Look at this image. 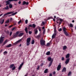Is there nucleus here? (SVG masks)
I'll return each mask as SVG.
<instances>
[{"label": "nucleus", "instance_id": "obj_1", "mask_svg": "<svg viewBox=\"0 0 76 76\" xmlns=\"http://www.w3.org/2000/svg\"><path fill=\"white\" fill-rule=\"evenodd\" d=\"M48 60L49 61H50L48 66L49 67H50V66H51L52 64H53V60H52L51 58L50 57H48Z\"/></svg>", "mask_w": 76, "mask_h": 76}, {"label": "nucleus", "instance_id": "obj_2", "mask_svg": "<svg viewBox=\"0 0 76 76\" xmlns=\"http://www.w3.org/2000/svg\"><path fill=\"white\" fill-rule=\"evenodd\" d=\"M31 39L30 37H28L27 39L26 44L27 46H28V45H30V42Z\"/></svg>", "mask_w": 76, "mask_h": 76}, {"label": "nucleus", "instance_id": "obj_3", "mask_svg": "<svg viewBox=\"0 0 76 76\" xmlns=\"http://www.w3.org/2000/svg\"><path fill=\"white\" fill-rule=\"evenodd\" d=\"M18 0H8L6 1V5H8L10 4L9 1H17Z\"/></svg>", "mask_w": 76, "mask_h": 76}, {"label": "nucleus", "instance_id": "obj_4", "mask_svg": "<svg viewBox=\"0 0 76 76\" xmlns=\"http://www.w3.org/2000/svg\"><path fill=\"white\" fill-rule=\"evenodd\" d=\"M40 42L41 45H42V46H43V45H45V46H46V45L45 44V40L42 39L40 40Z\"/></svg>", "mask_w": 76, "mask_h": 76}, {"label": "nucleus", "instance_id": "obj_5", "mask_svg": "<svg viewBox=\"0 0 76 76\" xmlns=\"http://www.w3.org/2000/svg\"><path fill=\"white\" fill-rule=\"evenodd\" d=\"M66 30V28L65 27H64L63 28V30L64 31V34L67 36V31Z\"/></svg>", "mask_w": 76, "mask_h": 76}, {"label": "nucleus", "instance_id": "obj_6", "mask_svg": "<svg viewBox=\"0 0 76 76\" xmlns=\"http://www.w3.org/2000/svg\"><path fill=\"white\" fill-rule=\"evenodd\" d=\"M19 34V31H17L16 32V34L13 36V38H16L18 37V35Z\"/></svg>", "mask_w": 76, "mask_h": 76}, {"label": "nucleus", "instance_id": "obj_7", "mask_svg": "<svg viewBox=\"0 0 76 76\" xmlns=\"http://www.w3.org/2000/svg\"><path fill=\"white\" fill-rule=\"evenodd\" d=\"M14 12L13 11H11V12H8L7 13L5 14L4 15V16H6V15H10L11 13H13Z\"/></svg>", "mask_w": 76, "mask_h": 76}, {"label": "nucleus", "instance_id": "obj_8", "mask_svg": "<svg viewBox=\"0 0 76 76\" xmlns=\"http://www.w3.org/2000/svg\"><path fill=\"white\" fill-rule=\"evenodd\" d=\"M61 64L60 63L58 66L57 67V70L58 71H59V70H60V69H61Z\"/></svg>", "mask_w": 76, "mask_h": 76}, {"label": "nucleus", "instance_id": "obj_9", "mask_svg": "<svg viewBox=\"0 0 76 76\" xmlns=\"http://www.w3.org/2000/svg\"><path fill=\"white\" fill-rule=\"evenodd\" d=\"M4 37H1L0 38V44H1L3 43V42L4 41V39H3L4 38Z\"/></svg>", "mask_w": 76, "mask_h": 76}, {"label": "nucleus", "instance_id": "obj_10", "mask_svg": "<svg viewBox=\"0 0 76 76\" xmlns=\"http://www.w3.org/2000/svg\"><path fill=\"white\" fill-rule=\"evenodd\" d=\"M21 41H22L21 39H20L18 41H17L16 42L14 43V45H16L18 44V43H19V42H20Z\"/></svg>", "mask_w": 76, "mask_h": 76}, {"label": "nucleus", "instance_id": "obj_11", "mask_svg": "<svg viewBox=\"0 0 76 76\" xmlns=\"http://www.w3.org/2000/svg\"><path fill=\"white\" fill-rule=\"evenodd\" d=\"M53 19V17H49L48 18V19H44V20H45V23H47V20H49V19Z\"/></svg>", "mask_w": 76, "mask_h": 76}, {"label": "nucleus", "instance_id": "obj_12", "mask_svg": "<svg viewBox=\"0 0 76 76\" xmlns=\"http://www.w3.org/2000/svg\"><path fill=\"white\" fill-rule=\"evenodd\" d=\"M23 62L20 65V66L18 68V70H20L22 67V66L23 65Z\"/></svg>", "mask_w": 76, "mask_h": 76}, {"label": "nucleus", "instance_id": "obj_13", "mask_svg": "<svg viewBox=\"0 0 76 76\" xmlns=\"http://www.w3.org/2000/svg\"><path fill=\"white\" fill-rule=\"evenodd\" d=\"M24 34V33H20L18 35V36L19 37H22L23 35Z\"/></svg>", "mask_w": 76, "mask_h": 76}, {"label": "nucleus", "instance_id": "obj_14", "mask_svg": "<svg viewBox=\"0 0 76 76\" xmlns=\"http://www.w3.org/2000/svg\"><path fill=\"white\" fill-rule=\"evenodd\" d=\"M66 72V68L64 67L62 70V72Z\"/></svg>", "mask_w": 76, "mask_h": 76}, {"label": "nucleus", "instance_id": "obj_15", "mask_svg": "<svg viewBox=\"0 0 76 76\" xmlns=\"http://www.w3.org/2000/svg\"><path fill=\"white\" fill-rule=\"evenodd\" d=\"M7 39L4 41V42L2 44V46H4V45L7 43Z\"/></svg>", "mask_w": 76, "mask_h": 76}, {"label": "nucleus", "instance_id": "obj_16", "mask_svg": "<svg viewBox=\"0 0 76 76\" xmlns=\"http://www.w3.org/2000/svg\"><path fill=\"white\" fill-rule=\"evenodd\" d=\"M56 33H54V34H53L52 36V38L54 39V38L56 37Z\"/></svg>", "mask_w": 76, "mask_h": 76}, {"label": "nucleus", "instance_id": "obj_17", "mask_svg": "<svg viewBox=\"0 0 76 76\" xmlns=\"http://www.w3.org/2000/svg\"><path fill=\"white\" fill-rule=\"evenodd\" d=\"M17 13H18V12H16L15 13L12 14L11 15H8V16H14V15H16V14Z\"/></svg>", "mask_w": 76, "mask_h": 76}, {"label": "nucleus", "instance_id": "obj_18", "mask_svg": "<svg viewBox=\"0 0 76 76\" xmlns=\"http://www.w3.org/2000/svg\"><path fill=\"white\" fill-rule=\"evenodd\" d=\"M4 19H2L0 22V23L1 24H3L4 23Z\"/></svg>", "mask_w": 76, "mask_h": 76}, {"label": "nucleus", "instance_id": "obj_19", "mask_svg": "<svg viewBox=\"0 0 76 76\" xmlns=\"http://www.w3.org/2000/svg\"><path fill=\"white\" fill-rule=\"evenodd\" d=\"M50 51H49L47 52L46 53V55H47V56H49V55H50Z\"/></svg>", "mask_w": 76, "mask_h": 76}, {"label": "nucleus", "instance_id": "obj_20", "mask_svg": "<svg viewBox=\"0 0 76 76\" xmlns=\"http://www.w3.org/2000/svg\"><path fill=\"white\" fill-rule=\"evenodd\" d=\"M25 31L27 34L28 33V28H27V27H26L25 28Z\"/></svg>", "mask_w": 76, "mask_h": 76}, {"label": "nucleus", "instance_id": "obj_21", "mask_svg": "<svg viewBox=\"0 0 76 76\" xmlns=\"http://www.w3.org/2000/svg\"><path fill=\"white\" fill-rule=\"evenodd\" d=\"M9 7L10 9H12L13 7V5L12 4H9Z\"/></svg>", "mask_w": 76, "mask_h": 76}, {"label": "nucleus", "instance_id": "obj_22", "mask_svg": "<svg viewBox=\"0 0 76 76\" xmlns=\"http://www.w3.org/2000/svg\"><path fill=\"white\" fill-rule=\"evenodd\" d=\"M36 38H38V39H39V38H41V35L40 34H39L38 35L36 36Z\"/></svg>", "mask_w": 76, "mask_h": 76}, {"label": "nucleus", "instance_id": "obj_23", "mask_svg": "<svg viewBox=\"0 0 76 76\" xmlns=\"http://www.w3.org/2000/svg\"><path fill=\"white\" fill-rule=\"evenodd\" d=\"M44 73H48V69H46L44 72Z\"/></svg>", "mask_w": 76, "mask_h": 76}, {"label": "nucleus", "instance_id": "obj_24", "mask_svg": "<svg viewBox=\"0 0 76 76\" xmlns=\"http://www.w3.org/2000/svg\"><path fill=\"white\" fill-rule=\"evenodd\" d=\"M10 21V20H9V19H8L5 22V23H9Z\"/></svg>", "mask_w": 76, "mask_h": 76}, {"label": "nucleus", "instance_id": "obj_25", "mask_svg": "<svg viewBox=\"0 0 76 76\" xmlns=\"http://www.w3.org/2000/svg\"><path fill=\"white\" fill-rule=\"evenodd\" d=\"M5 10H8L9 9V6H7L6 7L4 8Z\"/></svg>", "mask_w": 76, "mask_h": 76}, {"label": "nucleus", "instance_id": "obj_26", "mask_svg": "<svg viewBox=\"0 0 76 76\" xmlns=\"http://www.w3.org/2000/svg\"><path fill=\"white\" fill-rule=\"evenodd\" d=\"M12 46V44H10L6 46V47L7 48H9L10 47Z\"/></svg>", "mask_w": 76, "mask_h": 76}, {"label": "nucleus", "instance_id": "obj_27", "mask_svg": "<svg viewBox=\"0 0 76 76\" xmlns=\"http://www.w3.org/2000/svg\"><path fill=\"white\" fill-rule=\"evenodd\" d=\"M70 61V58H67V64H68Z\"/></svg>", "mask_w": 76, "mask_h": 76}, {"label": "nucleus", "instance_id": "obj_28", "mask_svg": "<svg viewBox=\"0 0 76 76\" xmlns=\"http://www.w3.org/2000/svg\"><path fill=\"white\" fill-rule=\"evenodd\" d=\"M71 74H72V72H69L68 74V76H71Z\"/></svg>", "mask_w": 76, "mask_h": 76}, {"label": "nucleus", "instance_id": "obj_29", "mask_svg": "<svg viewBox=\"0 0 76 76\" xmlns=\"http://www.w3.org/2000/svg\"><path fill=\"white\" fill-rule=\"evenodd\" d=\"M66 48H67V46H64L63 47V50H65Z\"/></svg>", "mask_w": 76, "mask_h": 76}, {"label": "nucleus", "instance_id": "obj_30", "mask_svg": "<svg viewBox=\"0 0 76 76\" xmlns=\"http://www.w3.org/2000/svg\"><path fill=\"white\" fill-rule=\"evenodd\" d=\"M69 26L70 28H73V26L72 23H70L69 24Z\"/></svg>", "mask_w": 76, "mask_h": 76}, {"label": "nucleus", "instance_id": "obj_31", "mask_svg": "<svg viewBox=\"0 0 76 76\" xmlns=\"http://www.w3.org/2000/svg\"><path fill=\"white\" fill-rule=\"evenodd\" d=\"M14 66V64H12L10 66V68H12Z\"/></svg>", "mask_w": 76, "mask_h": 76}, {"label": "nucleus", "instance_id": "obj_32", "mask_svg": "<svg viewBox=\"0 0 76 76\" xmlns=\"http://www.w3.org/2000/svg\"><path fill=\"white\" fill-rule=\"evenodd\" d=\"M45 24V22H44V21H42V23L41 26H43V25H44Z\"/></svg>", "mask_w": 76, "mask_h": 76}, {"label": "nucleus", "instance_id": "obj_33", "mask_svg": "<svg viewBox=\"0 0 76 76\" xmlns=\"http://www.w3.org/2000/svg\"><path fill=\"white\" fill-rule=\"evenodd\" d=\"M36 26V25L35 24H33L32 26V27L33 28H35Z\"/></svg>", "mask_w": 76, "mask_h": 76}, {"label": "nucleus", "instance_id": "obj_34", "mask_svg": "<svg viewBox=\"0 0 76 76\" xmlns=\"http://www.w3.org/2000/svg\"><path fill=\"white\" fill-rule=\"evenodd\" d=\"M34 33L36 35L37 34V33H38V30L37 29L35 30Z\"/></svg>", "mask_w": 76, "mask_h": 76}, {"label": "nucleus", "instance_id": "obj_35", "mask_svg": "<svg viewBox=\"0 0 76 76\" xmlns=\"http://www.w3.org/2000/svg\"><path fill=\"white\" fill-rule=\"evenodd\" d=\"M34 43H35V40L33 39L31 42V44H34Z\"/></svg>", "mask_w": 76, "mask_h": 76}, {"label": "nucleus", "instance_id": "obj_36", "mask_svg": "<svg viewBox=\"0 0 76 76\" xmlns=\"http://www.w3.org/2000/svg\"><path fill=\"white\" fill-rule=\"evenodd\" d=\"M67 37H71V35L69 34V33H67Z\"/></svg>", "mask_w": 76, "mask_h": 76}, {"label": "nucleus", "instance_id": "obj_37", "mask_svg": "<svg viewBox=\"0 0 76 76\" xmlns=\"http://www.w3.org/2000/svg\"><path fill=\"white\" fill-rule=\"evenodd\" d=\"M69 57H70V54L68 53L67 54V58H69Z\"/></svg>", "mask_w": 76, "mask_h": 76}, {"label": "nucleus", "instance_id": "obj_38", "mask_svg": "<svg viewBox=\"0 0 76 76\" xmlns=\"http://www.w3.org/2000/svg\"><path fill=\"white\" fill-rule=\"evenodd\" d=\"M17 29V28L16 27H13L12 28V31H13L15 29V30H16Z\"/></svg>", "mask_w": 76, "mask_h": 76}, {"label": "nucleus", "instance_id": "obj_39", "mask_svg": "<svg viewBox=\"0 0 76 76\" xmlns=\"http://www.w3.org/2000/svg\"><path fill=\"white\" fill-rule=\"evenodd\" d=\"M3 54L4 55H5L6 54H7V52L6 51H5L3 53Z\"/></svg>", "mask_w": 76, "mask_h": 76}, {"label": "nucleus", "instance_id": "obj_40", "mask_svg": "<svg viewBox=\"0 0 76 76\" xmlns=\"http://www.w3.org/2000/svg\"><path fill=\"white\" fill-rule=\"evenodd\" d=\"M26 3V1H23V3L22 4V5H25Z\"/></svg>", "mask_w": 76, "mask_h": 76}, {"label": "nucleus", "instance_id": "obj_41", "mask_svg": "<svg viewBox=\"0 0 76 76\" xmlns=\"http://www.w3.org/2000/svg\"><path fill=\"white\" fill-rule=\"evenodd\" d=\"M59 21H60V22H63V20L62 19L60 18Z\"/></svg>", "mask_w": 76, "mask_h": 76}, {"label": "nucleus", "instance_id": "obj_42", "mask_svg": "<svg viewBox=\"0 0 76 76\" xmlns=\"http://www.w3.org/2000/svg\"><path fill=\"white\" fill-rule=\"evenodd\" d=\"M6 33L8 34V35H9V31L7 30L6 31Z\"/></svg>", "mask_w": 76, "mask_h": 76}, {"label": "nucleus", "instance_id": "obj_43", "mask_svg": "<svg viewBox=\"0 0 76 76\" xmlns=\"http://www.w3.org/2000/svg\"><path fill=\"white\" fill-rule=\"evenodd\" d=\"M15 68H16V67L15 66H14L12 69V70H15Z\"/></svg>", "mask_w": 76, "mask_h": 76}, {"label": "nucleus", "instance_id": "obj_44", "mask_svg": "<svg viewBox=\"0 0 76 76\" xmlns=\"http://www.w3.org/2000/svg\"><path fill=\"white\" fill-rule=\"evenodd\" d=\"M56 20H57V21H56V22L57 23H58V22L57 21H58V20H59V19H58V18H57V19H56Z\"/></svg>", "mask_w": 76, "mask_h": 76}, {"label": "nucleus", "instance_id": "obj_45", "mask_svg": "<svg viewBox=\"0 0 76 76\" xmlns=\"http://www.w3.org/2000/svg\"><path fill=\"white\" fill-rule=\"evenodd\" d=\"M26 4V5H28V4H29V2H26V4Z\"/></svg>", "mask_w": 76, "mask_h": 76}, {"label": "nucleus", "instance_id": "obj_46", "mask_svg": "<svg viewBox=\"0 0 76 76\" xmlns=\"http://www.w3.org/2000/svg\"><path fill=\"white\" fill-rule=\"evenodd\" d=\"M50 45V43H48L47 44L46 46H49Z\"/></svg>", "mask_w": 76, "mask_h": 76}, {"label": "nucleus", "instance_id": "obj_47", "mask_svg": "<svg viewBox=\"0 0 76 76\" xmlns=\"http://www.w3.org/2000/svg\"><path fill=\"white\" fill-rule=\"evenodd\" d=\"M28 20H25V23H26V24H27V23H28Z\"/></svg>", "mask_w": 76, "mask_h": 76}, {"label": "nucleus", "instance_id": "obj_48", "mask_svg": "<svg viewBox=\"0 0 76 76\" xmlns=\"http://www.w3.org/2000/svg\"><path fill=\"white\" fill-rule=\"evenodd\" d=\"M57 31H56V29H54V34H57Z\"/></svg>", "mask_w": 76, "mask_h": 76}, {"label": "nucleus", "instance_id": "obj_49", "mask_svg": "<svg viewBox=\"0 0 76 76\" xmlns=\"http://www.w3.org/2000/svg\"><path fill=\"white\" fill-rule=\"evenodd\" d=\"M28 26L29 27H31V28L32 27V25L31 24H30L28 25Z\"/></svg>", "mask_w": 76, "mask_h": 76}, {"label": "nucleus", "instance_id": "obj_50", "mask_svg": "<svg viewBox=\"0 0 76 76\" xmlns=\"http://www.w3.org/2000/svg\"><path fill=\"white\" fill-rule=\"evenodd\" d=\"M45 29H44V30H43V34H45Z\"/></svg>", "mask_w": 76, "mask_h": 76}, {"label": "nucleus", "instance_id": "obj_51", "mask_svg": "<svg viewBox=\"0 0 76 76\" xmlns=\"http://www.w3.org/2000/svg\"><path fill=\"white\" fill-rule=\"evenodd\" d=\"M21 22H22V21L21 20H20V21L18 22V24H20Z\"/></svg>", "mask_w": 76, "mask_h": 76}, {"label": "nucleus", "instance_id": "obj_52", "mask_svg": "<svg viewBox=\"0 0 76 76\" xmlns=\"http://www.w3.org/2000/svg\"><path fill=\"white\" fill-rule=\"evenodd\" d=\"M12 32L11 31L10 34V37L12 35Z\"/></svg>", "mask_w": 76, "mask_h": 76}, {"label": "nucleus", "instance_id": "obj_53", "mask_svg": "<svg viewBox=\"0 0 76 76\" xmlns=\"http://www.w3.org/2000/svg\"><path fill=\"white\" fill-rule=\"evenodd\" d=\"M62 31V29L61 28H60L59 30V32H61V31Z\"/></svg>", "mask_w": 76, "mask_h": 76}, {"label": "nucleus", "instance_id": "obj_54", "mask_svg": "<svg viewBox=\"0 0 76 76\" xmlns=\"http://www.w3.org/2000/svg\"><path fill=\"white\" fill-rule=\"evenodd\" d=\"M13 25H11L9 26V28H12V27H13Z\"/></svg>", "mask_w": 76, "mask_h": 76}, {"label": "nucleus", "instance_id": "obj_55", "mask_svg": "<svg viewBox=\"0 0 76 76\" xmlns=\"http://www.w3.org/2000/svg\"><path fill=\"white\" fill-rule=\"evenodd\" d=\"M28 33L29 34H32V32L31 31H28Z\"/></svg>", "mask_w": 76, "mask_h": 76}, {"label": "nucleus", "instance_id": "obj_56", "mask_svg": "<svg viewBox=\"0 0 76 76\" xmlns=\"http://www.w3.org/2000/svg\"><path fill=\"white\" fill-rule=\"evenodd\" d=\"M39 66L37 68V70H39Z\"/></svg>", "mask_w": 76, "mask_h": 76}, {"label": "nucleus", "instance_id": "obj_57", "mask_svg": "<svg viewBox=\"0 0 76 76\" xmlns=\"http://www.w3.org/2000/svg\"><path fill=\"white\" fill-rule=\"evenodd\" d=\"M38 29L39 30V31L40 32L41 31V28H38Z\"/></svg>", "mask_w": 76, "mask_h": 76}, {"label": "nucleus", "instance_id": "obj_58", "mask_svg": "<svg viewBox=\"0 0 76 76\" xmlns=\"http://www.w3.org/2000/svg\"><path fill=\"white\" fill-rule=\"evenodd\" d=\"M43 65H44V63H42V64H40V66H43Z\"/></svg>", "mask_w": 76, "mask_h": 76}, {"label": "nucleus", "instance_id": "obj_59", "mask_svg": "<svg viewBox=\"0 0 76 76\" xmlns=\"http://www.w3.org/2000/svg\"><path fill=\"white\" fill-rule=\"evenodd\" d=\"M64 57H62L61 58V60L62 61H63V60H64Z\"/></svg>", "mask_w": 76, "mask_h": 76}, {"label": "nucleus", "instance_id": "obj_60", "mask_svg": "<svg viewBox=\"0 0 76 76\" xmlns=\"http://www.w3.org/2000/svg\"><path fill=\"white\" fill-rule=\"evenodd\" d=\"M18 4H21V1H20L18 2Z\"/></svg>", "mask_w": 76, "mask_h": 76}, {"label": "nucleus", "instance_id": "obj_61", "mask_svg": "<svg viewBox=\"0 0 76 76\" xmlns=\"http://www.w3.org/2000/svg\"><path fill=\"white\" fill-rule=\"evenodd\" d=\"M56 74V72H53V75H55Z\"/></svg>", "mask_w": 76, "mask_h": 76}, {"label": "nucleus", "instance_id": "obj_62", "mask_svg": "<svg viewBox=\"0 0 76 76\" xmlns=\"http://www.w3.org/2000/svg\"><path fill=\"white\" fill-rule=\"evenodd\" d=\"M52 74L50 73V74L49 76H52Z\"/></svg>", "mask_w": 76, "mask_h": 76}, {"label": "nucleus", "instance_id": "obj_63", "mask_svg": "<svg viewBox=\"0 0 76 76\" xmlns=\"http://www.w3.org/2000/svg\"><path fill=\"white\" fill-rule=\"evenodd\" d=\"M71 31L72 32H73V29L71 28Z\"/></svg>", "mask_w": 76, "mask_h": 76}, {"label": "nucleus", "instance_id": "obj_64", "mask_svg": "<svg viewBox=\"0 0 76 76\" xmlns=\"http://www.w3.org/2000/svg\"><path fill=\"white\" fill-rule=\"evenodd\" d=\"M65 64H67V59L66 60V61H65Z\"/></svg>", "mask_w": 76, "mask_h": 76}]
</instances>
